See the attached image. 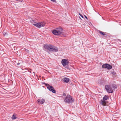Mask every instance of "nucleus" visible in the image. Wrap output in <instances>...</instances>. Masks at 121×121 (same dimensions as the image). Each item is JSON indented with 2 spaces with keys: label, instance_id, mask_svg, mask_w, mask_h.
Returning <instances> with one entry per match:
<instances>
[{
  "label": "nucleus",
  "instance_id": "1",
  "mask_svg": "<svg viewBox=\"0 0 121 121\" xmlns=\"http://www.w3.org/2000/svg\"><path fill=\"white\" fill-rule=\"evenodd\" d=\"M44 47L45 49L50 52H56L58 51V48L57 47L50 44H45L44 45Z\"/></svg>",
  "mask_w": 121,
  "mask_h": 121
},
{
  "label": "nucleus",
  "instance_id": "26",
  "mask_svg": "<svg viewBox=\"0 0 121 121\" xmlns=\"http://www.w3.org/2000/svg\"><path fill=\"white\" fill-rule=\"evenodd\" d=\"M27 58H30V57H28Z\"/></svg>",
  "mask_w": 121,
  "mask_h": 121
},
{
  "label": "nucleus",
  "instance_id": "14",
  "mask_svg": "<svg viewBox=\"0 0 121 121\" xmlns=\"http://www.w3.org/2000/svg\"><path fill=\"white\" fill-rule=\"evenodd\" d=\"M16 115L15 114H14L12 116V119L13 120H14L17 117H16Z\"/></svg>",
  "mask_w": 121,
  "mask_h": 121
},
{
  "label": "nucleus",
  "instance_id": "12",
  "mask_svg": "<svg viewBox=\"0 0 121 121\" xmlns=\"http://www.w3.org/2000/svg\"><path fill=\"white\" fill-rule=\"evenodd\" d=\"M98 32L103 35L104 36L107 35L106 34L107 33H105L104 32H102L99 30Z\"/></svg>",
  "mask_w": 121,
  "mask_h": 121
},
{
  "label": "nucleus",
  "instance_id": "24",
  "mask_svg": "<svg viewBox=\"0 0 121 121\" xmlns=\"http://www.w3.org/2000/svg\"><path fill=\"white\" fill-rule=\"evenodd\" d=\"M20 64V63H17V65H19Z\"/></svg>",
  "mask_w": 121,
  "mask_h": 121
},
{
  "label": "nucleus",
  "instance_id": "2",
  "mask_svg": "<svg viewBox=\"0 0 121 121\" xmlns=\"http://www.w3.org/2000/svg\"><path fill=\"white\" fill-rule=\"evenodd\" d=\"M64 100L66 103L68 104L72 103L74 101L73 99L69 95H68L66 96Z\"/></svg>",
  "mask_w": 121,
  "mask_h": 121
},
{
  "label": "nucleus",
  "instance_id": "25",
  "mask_svg": "<svg viewBox=\"0 0 121 121\" xmlns=\"http://www.w3.org/2000/svg\"><path fill=\"white\" fill-rule=\"evenodd\" d=\"M63 95H65V93H64L63 94Z\"/></svg>",
  "mask_w": 121,
  "mask_h": 121
},
{
  "label": "nucleus",
  "instance_id": "6",
  "mask_svg": "<svg viewBox=\"0 0 121 121\" xmlns=\"http://www.w3.org/2000/svg\"><path fill=\"white\" fill-rule=\"evenodd\" d=\"M45 23L44 22H40L39 23H33V25L36 26L37 27L40 28L43 26L45 25Z\"/></svg>",
  "mask_w": 121,
  "mask_h": 121
},
{
  "label": "nucleus",
  "instance_id": "9",
  "mask_svg": "<svg viewBox=\"0 0 121 121\" xmlns=\"http://www.w3.org/2000/svg\"><path fill=\"white\" fill-rule=\"evenodd\" d=\"M61 62L62 65L64 66L68 65V64L69 62L68 61L65 59H62Z\"/></svg>",
  "mask_w": 121,
  "mask_h": 121
},
{
  "label": "nucleus",
  "instance_id": "22",
  "mask_svg": "<svg viewBox=\"0 0 121 121\" xmlns=\"http://www.w3.org/2000/svg\"><path fill=\"white\" fill-rule=\"evenodd\" d=\"M84 16H85V18L87 19H88V18H87V17L85 15H84Z\"/></svg>",
  "mask_w": 121,
  "mask_h": 121
},
{
  "label": "nucleus",
  "instance_id": "11",
  "mask_svg": "<svg viewBox=\"0 0 121 121\" xmlns=\"http://www.w3.org/2000/svg\"><path fill=\"white\" fill-rule=\"evenodd\" d=\"M64 81L65 82L68 83L69 81V79L68 78H64Z\"/></svg>",
  "mask_w": 121,
  "mask_h": 121
},
{
  "label": "nucleus",
  "instance_id": "3",
  "mask_svg": "<svg viewBox=\"0 0 121 121\" xmlns=\"http://www.w3.org/2000/svg\"><path fill=\"white\" fill-rule=\"evenodd\" d=\"M108 99V96L106 95H105L103 98V99H101L99 102L100 104L103 105L105 106L106 105V103L105 101L107 100Z\"/></svg>",
  "mask_w": 121,
  "mask_h": 121
},
{
  "label": "nucleus",
  "instance_id": "17",
  "mask_svg": "<svg viewBox=\"0 0 121 121\" xmlns=\"http://www.w3.org/2000/svg\"><path fill=\"white\" fill-rule=\"evenodd\" d=\"M111 73L113 75H115L116 74V72L114 71L111 72Z\"/></svg>",
  "mask_w": 121,
  "mask_h": 121
},
{
  "label": "nucleus",
  "instance_id": "20",
  "mask_svg": "<svg viewBox=\"0 0 121 121\" xmlns=\"http://www.w3.org/2000/svg\"><path fill=\"white\" fill-rule=\"evenodd\" d=\"M40 99H38L37 100V102H38V103H39L40 102Z\"/></svg>",
  "mask_w": 121,
  "mask_h": 121
},
{
  "label": "nucleus",
  "instance_id": "15",
  "mask_svg": "<svg viewBox=\"0 0 121 121\" xmlns=\"http://www.w3.org/2000/svg\"><path fill=\"white\" fill-rule=\"evenodd\" d=\"M45 102V100L43 99H40V103L41 104H43Z\"/></svg>",
  "mask_w": 121,
  "mask_h": 121
},
{
  "label": "nucleus",
  "instance_id": "18",
  "mask_svg": "<svg viewBox=\"0 0 121 121\" xmlns=\"http://www.w3.org/2000/svg\"><path fill=\"white\" fill-rule=\"evenodd\" d=\"M65 66V67L66 68H67V69H69V66L68 65H66Z\"/></svg>",
  "mask_w": 121,
  "mask_h": 121
},
{
  "label": "nucleus",
  "instance_id": "8",
  "mask_svg": "<svg viewBox=\"0 0 121 121\" xmlns=\"http://www.w3.org/2000/svg\"><path fill=\"white\" fill-rule=\"evenodd\" d=\"M102 68L109 69H112V66L108 64H105L102 65Z\"/></svg>",
  "mask_w": 121,
  "mask_h": 121
},
{
  "label": "nucleus",
  "instance_id": "7",
  "mask_svg": "<svg viewBox=\"0 0 121 121\" xmlns=\"http://www.w3.org/2000/svg\"><path fill=\"white\" fill-rule=\"evenodd\" d=\"M56 29L58 31L60 35H61V36H64L65 35L64 33L63 32V30L62 28L60 27L58 28H56Z\"/></svg>",
  "mask_w": 121,
  "mask_h": 121
},
{
  "label": "nucleus",
  "instance_id": "21",
  "mask_svg": "<svg viewBox=\"0 0 121 121\" xmlns=\"http://www.w3.org/2000/svg\"><path fill=\"white\" fill-rule=\"evenodd\" d=\"M79 15L82 18H83V16H82L81 14H79Z\"/></svg>",
  "mask_w": 121,
  "mask_h": 121
},
{
  "label": "nucleus",
  "instance_id": "4",
  "mask_svg": "<svg viewBox=\"0 0 121 121\" xmlns=\"http://www.w3.org/2000/svg\"><path fill=\"white\" fill-rule=\"evenodd\" d=\"M43 84L45 85V86H47L48 89L50 91L52 92L53 93H56V91L52 86L48 84H47L44 82V83Z\"/></svg>",
  "mask_w": 121,
  "mask_h": 121
},
{
  "label": "nucleus",
  "instance_id": "23",
  "mask_svg": "<svg viewBox=\"0 0 121 121\" xmlns=\"http://www.w3.org/2000/svg\"><path fill=\"white\" fill-rule=\"evenodd\" d=\"M26 52H28L29 50L27 49H26Z\"/></svg>",
  "mask_w": 121,
  "mask_h": 121
},
{
  "label": "nucleus",
  "instance_id": "13",
  "mask_svg": "<svg viewBox=\"0 0 121 121\" xmlns=\"http://www.w3.org/2000/svg\"><path fill=\"white\" fill-rule=\"evenodd\" d=\"M111 87L113 89V90L117 88V86L114 84L112 85V86Z\"/></svg>",
  "mask_w": 121,
  "mask_h": 121
},
{
  "label": "nucleus",
  "instance_id": "5",
  "mask_svg": "<svg viewBox=\"0 0 121 121\" xmlns=\"http://www.w3.org/2000/svg\"><path fill=\"white\" fill-rule=\"evenodd\" d=\"M105 89L109 93H112L113 92V89L112 88V87L110 85H105Z\"/></svg>",
  "mask_w": 121,
  "mask_h": 121
},
{
  "label": "nucleus",
  "instance_id": "27",
  "mask_svg": "<svg viewBox=\"0 0 121 121\" xmlns=\"http://www.w3.org/2000/svg\"><path fill=\"white\" fill-rule=\"evenodd\" d=\"M33 73H34V75H35V73L33 72Z\"/></svg>",
  "mask_w": 121,
  "mask_h": 121
},
{
  "label": "nucleus",
  "instance_id": "19",
  "mask_svg": "<svg viewBox=\"0 0 121 121\" xmlns=\"http://www.w3.org/2000/svg\"><path fill=\"white\" fill-rule=\"evenodd\" d=\"M30 22L32 23L33 24V23H35L36 22H35L33 20H31L30 21Z\"/></svg>",
  "mask_w": 121,
  "mask_h": 121
},
{
  "label": "nucleus",
  "instance_id": "16",
  "mask_svg": "<svg viewBox=\"0 0 121 121\" xmlns=\"http://www.w3.org/2000/svg\"><path fill=\"white\" fill-rule=\"evenodd\" d=\"M3 35L4 36H7V35H8V34L6 32H4V31L3 32Z\"/></svg>",
  "mask_w": 121,
  "mask_h": 121
},
{
  "label": "nucleus",
  "instance_id": "10",
  "mask_svg": "<svg viewBox=\"0 0 121 121\" xmlns=\"http://www.w3.org/2000/svg\"><path fill=\"white\" fill-rule=\"evenodd\" d=\"M52 32L55 35L58 36L60 35L56 28V29L53 30L52 31Z\"/></svg>",
  "mask_w": 121,
  "mask_h": 121
}]
</instances>
